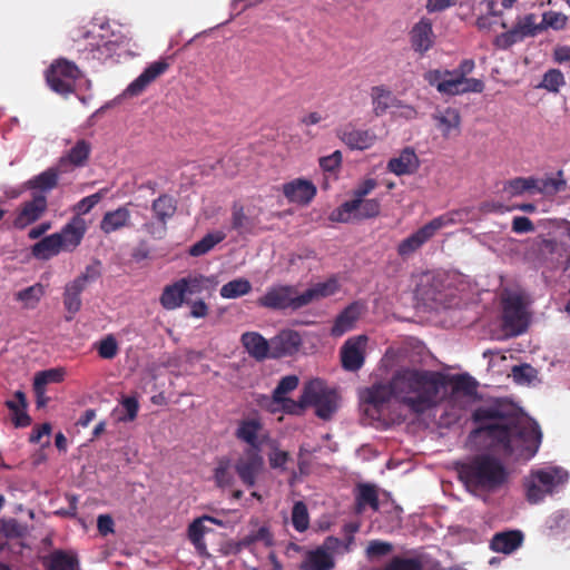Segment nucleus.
I'll list each match as a JSON object with an SVG mask.
<instances>
[{"label": "nucleus", "mask_w": 570, "mask_h": 570, "mask_svg": "<svg viewBox=\"0 0 570 570\" xmlns=\"http://www.w3.org/2000/svg\"><path fill=\"white\" fill-rule=\"evenodd\" d=\"M472 420L480 425L471 435L484 434L505 456L528 461L539 450L542 433L538 423L508 411L499 402L479 406L472 413Z\"/></svg>", "instance_id": "1"}, {"label": "nucleus", "mask_w": 570, "mask_h": 570, "mask_svg": "<svg viewBox=\"0 0 570 570\" xmlns=\"http://www.w3.org/2000/svg\"><path fill=\"white\" fill-rule=\"evenodd\" d=\"M444 373L422 368H402L394 373L396 401L411 413L421 415L444 400Z\"/></svg>", "instance_id": "2"}, {"label": "nucleus", "mask_w": 570, "mask_h": 570, "mask_svg": "<svg viewBox=\"0 0 570 570\" xmlns=\"http://www.w3.org/2000/svg\"><path fill=\"white\" fill-rule=\"evenodd\" d=\"M456 471L469 490L495 492L509 480V471L501 460L488 453L458 463Z\"/></svg>", "instance_id": "3"}, {"label": "nucleus", "mask_w": 570, "mask_h": 570, "mask_svg": "<svg viewBox=\"0 0 570 570\" xmlns=\"http://www.w3.org/2000/svg\"><path fill=\"white\" fill-rule=\"evenodd\" d=\"M455 279V275L445 272L422 274L415 288L416 308L423 312H438L458 306Z\"/></svg>", "instance_id": "4"}, {"label": "nucleus", "mask_w": 570, "mask_h": 570, "mask_svg": "<svg viewBox=\"0 0 570 570\" xmlns=\"http://www.w3.org/2000/svg\"><path fill=\"white\" fill-rule=\"evenodd\" d=\"M293 407L288 413H299L307 406L315 407V414L322 420H330L337 410V394L324 381L315 379L305 384L298 402L291 401Z\"/></svg>", "instance_id": "5"}, {"label": "nucleus", "mask_w": 570, "mask_h": 570, "mask_svg": "<svg viewBox=\"0 0 570 570\" xmlns=\"http://www.w3.org/2000/svg\"><path fill=\"white\" fill-rule=\"evenodd\" d=\"M429 85L435 87L439 92L449 96L466 92H482L484 83L475 78H460L452 70H430L424 75Z\"/></svg>", "instance_id": "6"}, {"label": "nucleus", "mask_w": 570, "mask_h": 570, "mask_svg": "<svg viewBox=\"0 0 570 570\" xmlns=\"http://www.w3.org/2000/svg\"><path fill=\"white\" fill-rule=\"evenodd\" d=\"M100 263L96 262L86 267V271L77 278L66 284L63 293V305L69 313H77L81 307L80 294L91 282L100 276Z\"/></svg>", "instance_id": "7"}, {"label": "nucleus", "mask_w": 570, "mask_h": 570, "mask_svg": "<svg viewBox=\"0 0 570 570\" xmlns=\"http://www.w3.org/2000/svg\"><path fill=\"white\" fill-rule=\"evenodd\" d=\"M380 203L376 199L353 198L332 212L330 218L340 223L372 218L380 214Z\"/></svg>", "instance_id": "8"}, {"label": "nucleus", "mask_w": 570, "mask_h": 570, "mask_svg": "<svg viewBox=\"0 0 570 570\" xmlns=\"http://www.w3.org/2000/svg\"><path fill=\"white\" fill-rule=\"evenodd\" d=\"M503 321H529L532 316L531 301L528 294L520 288H504L501 292Z\"/></svg>", "instance_id": "9"}, {"label": "nucleus", "mask_w": 570, "mask_h": 570, "mask_svg": "<svg viewBox=\"0 0 570 570\" xmlns=\"http://www.w3.org/2000/svg\"><path fill=\"white\" fill-rule=\"evenodd\" d=\"M558 483L553 471H532L523 481L527 501L531 504L540 503L548 494L553 493Z\"/></svg>", "instance_id": "10"}, {"label": "nucleus", "mask_w": 570, "mask_h": 570, "mask_svg": "<svg viewBox=\"0 0 570 570\" xmlns=\"http://www.w3.org/2000/svg\"><path fill=\"white\" fill-rule=\"evenodd\" d=\"M79 76L77 66L68 60H58L47 72V82L58 94H69Z\"/></svg>", "instance_id": "11"}, {"label": "nucleus", "mask_w": 570, "mask_h": 570, "mask_svg": "<svg viewBox=\"0 0 570 570\" xmlns=\"http://www.w3.org/2000/svg\"><path fill=\"white\" fill-rule=\"evenodd\" d=\"M301 293L295 286L281 285L271 287L264 296L259 298V304L274 309H298L301 305Z\"/></svg>", "instance_id": "12"}, {"label": "nucleus", "mask_w": 570, "mask_h": 570, "mask_svg": "<svg viewBox=\"0 0 570 570\" xmlns=\"http://www.w3.org/2000/svg\"><path fill=\"white\" fill-rule=\"evenodd\" d=\"M264 469V458L261 449H245L235 463V471L240 481L247 487L256 484L257 476Z\"/></svg>", "instance_id": "13"}, {"label": "nucleus", "mask_w": 570, "mask_h": 570, "mask_svg": "<svg viewBox=\"0 0 570 570\" xmlns=\"http://www.w3.org/2000/svg\"><path fill=\"white\" fill-rule=\"evenodd\" d=\"M229 229L245 237L256 235L263 228L259 226L258 213L249 208L246 212L242 204L235 202L232 206Z\"/></svg>", "instance_id": "14"}, {"label": "nucleus", "mask_w": 570, "mask_h": 570, "mask_svg": "<svg viewBox=\"0 0 570 570\" xmlns=\"http://www.w3.org/2000/svg\"><path fill=\"white\" fill-rule=\"evenodd\" d=\"M367 336L358 335L348 338L341 348L342 366L346 371H358L365 360V346Z\"/></svg>", "instance_id": "15"}, {"label": "nucleus", "mask_w": 570, "mask_h": 570, "mask_svg": "<svg viewBox=\"0 0 570 570\" xmlns=\"http://www.w3.org/2000/svg\"><path fill=\"white\" fill-rule=\"evenodd\" d=\"M541 31H543V26L537 22L535 14L528 13L519 17L514 27L502 33L500 40L504 42L505 47H509L525 38L534 37Z\"/></svg>", "instance_id": "16"}, {"label": "nucleus", "mask_w": 570, "mask_h": 570, "mask_svg": "<svg viewBox=\"0 0 570 570\" xmlns=\"http://www.w3.org/2000/svg\"><path fill=\"white\" fill-rule=\"evenodd\" d=\"M435 226L430 220L416 232L411 234L409 237L401 240L397 245L396 252L397 255L407 259L412 257L425 243H428L435 234Z\"/></svg>", "instance_id": "17"}, {"label": "nucleus", "mask_w": 570, "mask_h": 570, "mask_svg": "<svg viewBox=\"0 0 570 570\" xmlns=\"http://www.w3.org/2000/svg\"><path fill=\"white\" fill-rule=\"evenodd\" d=\"M206 522L223 527L224 522L214 517L204 514L199 518H196L189 525L187 530L188 539L195 547L196 551L200 556H208L207 546L204 540L206 533L210 532L212 529L206 525Z\"/></svg>", "instance_id": "18"}, {"label": "nucleus", "mask_w": 570, "mask_h": 570, "mask_svg": "<svg viewBox=\"0 0 570 570\" xmlns=\"http://www.w3.org/2000/svg\"><path fill=\"white\" fill-rule=\"evenodd\" d=\"M392 397L396 400L394 375L387 383L373 384L361 393V400L376 411H380Z\"/></svg>", "instance_id": "19"}, {"label": "nucleus", "mask_w": 570, "mask_h": 570, "mask_svg": "<svg viewBox=\"0 0 570 570\" xmlns=\"http://www.w3.org/2000/svg\"><path fill=\"white\" fill-rule=\"evenodd\" d=\"M47 210V197L43 194H35L30 202H26L13 222V226L23 229L38 220Z\"/></svg>", "instance_id": "20"}, {"label": "nucleus", "mask_w": 570, "mask_h": 570, "mask_svg": "<svg viewBox=\"0 0 570 570\" xmlns=\"http://www.w3.org/2000/svg\"><path fill=\"white\" fill-rule=\"evenodd\" d=\"M444 390L451 386L450 401L455 402L458 397H473L476 394L478 382L468 373L462 374H444Z\"/></svg>", "instance_id": "21"}, {"label": "nucleus", "mask_w": 570, "mask_h": 570, "mask_svg": "<svg viewBox=\"0 0 570 570\" xmlns=\"http://www.w3.org/2000/svg\"><path fill=\"white\" fill-rule=\"evenodd\" d=\"M263 424L258 417L244 419L235 431L237 440L246 443L247 449H261L266 436L261 435Z\"/></svg>", "instance_id": "22"}, {"label": "nucleus", "mask_w": 570, "mask_h": 570, "mask_svg": "<svg viewBox=\"0 0 570 570\" xmlns=\"http://www.w3.org/2000/svg\"><path fill=\"white\" fill-rule=\"evenodd\" d=\"M338 138L351 149L364 150L372 147L376 140V135L370 129H356L347 125L337 131Z\"/></svg>", "instance_id": "23"}, {"label": "nucleus", "mask_w": 570, "mask_h": 570, "mask_svg": "<svg viewBox=\"0 0 570 570\" xmlns=\"http://www.w3.org/2000/svg\"><path fill=\"white\" fill-rule=\"evenodd\" d=\"M366 508L374 512L380 510L379 489L373 483H357L354 489V513L362 514Z\"/></svg>", "instance_id": "24"}, {"label": "nucleus", "mask_w": 570, "mask_h": 570, "mask_svg": "<svg viewBox=\"0 0 570 570\" xmlns=\"http://www.w3.org/2000/svg\"><path fill=\"white\" fill-rule=\"evenodd\" d=\"M301 336L294 331H282L271 340V358H281L295 354L301 346Z\"/></svg>", "instance_id": "25"}, {"label": "nucleus", "mask_w": 570, "mask_h": 570, "mask_svg": "<svg viewBox=\"0 0 570 570\" xmlns=\"http://www.w3.org/2000/svg\"><path fill=\"white\" fill-rule=\"evenodd\" d=\"M340 289L337 278L331 277L325 282H318L301 293L302 307L336 294Z\"/></svg>", "instance_id": "26"}, {"label": "nucleus", "mask_w": 570, "mask_h": 570, "mask_svg": "<svg viewBox=\"0 0 570 570\" xmlns=\"http://www.w3.org/2000/svg\"><path fill=\"white\" fill-rule=\"evenodd\" d=\"M340 289L337 278L331 277L325 282H318L301 293L302 307L336 294Z\"/></svg>", "instance_id": "27"}, {"label": "nucleus", "mask_w": 570, "mask_h": 570, "mask_svg": "<svg viewBox=\"0 0 570 570\" xmlns=\"http://www.w3.org/2000/svg\"><path fill=\"white\" fill-rule=\"evenodd\" d=\"M420 167V159L411 147L404 148L387 163V169L396 176L412 175Z\"/></svg>", "instance_id": "28"}, {"label": "nucleus", "mask_w": 570, "mask_h": 570, "mask_svg": "<svg viewBox=\"0 0 570 570\" xmlns=\"http://www.w3.org/2000/svg\"><path fill=\"white\" fill-rule=\"evenodd\" d=\"M168 69L166 61H155L135 79L126 89V95L131 97L140 95L154 80Z\"/></svg>", "instance_id": "29"}, {"label": "nucleus", "mask_w": 570, "mask_h": 570, "mask_svg": "<svg viewBox=\"0 0 570 570\" xmlns=\"http://www.w3.org/2000/svg\"><path fill=\"white\" fill-rule=\"evenodd\" d=\"M522 542L523 533L520 530H509L495 533L490 541V548L494 552L510 554L520 548Z\"/></svg>", "instance_id": "30"}, {"label": "nucleus", "mask_w": 570, "mask_h": 570, "mask_svg": "<svg viewBox=\"0 0 570 570\" xmlns=\"http://www.w3.org/2000/svg\"><path fill=\"white\" fill-rule=\"evenodd\" d=\"M86 232V223L81 217L75 216L60 233L62 249L66 252L73 250L81 242Z\"/></svg>", "instance_id": "31"}, {"label": "nucleus", "mask_w": 570, "mask_h": 570, "mask_svg": "<svg viewBox=\"0 0 570 570\" xmlns=\"http://www.w3.org/2000/svg\"><path fill=\"white\" fill-rule=\"evenodd\" d=\"M283 191L284 195L289 199V202L307 204L315 196L316 188L308 180L296 179L294 181L285 184L283 187Z\"/></svg>", "instance_id": "32"}, {"label": "nucleus", "mask_w": 570, "mask_h": 570, "mask_svg": "<svg viewBox=\"0 0 570 570\" xmlns=\"http://www.w3.org/2000/svg\"><path fill=\"white\" fill-rule=\"evenodd\" d=\"M242 343L248 354L257 361L271 358V341H266L261 334L250 332L242 335Z\"/></svg>", "instance_id": "33"}, {"label": "nucleus", "mask_w": 570, "mask_h": 570, "mask_svg": "<svg viewBox=\"0 0 570 570\" xmlns=\"http://www.w3.org/2000/svg\"><path fill=\"white\" fill-rule=\"evenodd\" d=\"M411 42L415 51L426 52L434 42L432 24L429 20H420L411 31Z\"/></svg>", "instance_id": "34"}, {"label": "nucleus", "mask_w": 570, "mask_h": 570, "mask_svg": "<svg viewBox=\"0 0 570 570\" xmlns=\"http://www.w3.org/2000/svg\"><path fill=\"white\" fill-rule=\"evenodd\" d=\"M432 118L435 121L436 128L444 137H449L453 131L459 132L461 117L456 109L445 108L443 110H436L432 115Z\"/></svg>", "instance_id": "35"}, {"label": "nucleus", "mask_w": 570, "mask_h": 570, "mask_svg": "<svg viewBox=\"0 0 570 570\" xmlns=\"http://www.w3.org/2000/svg\"><path fill=\"white\" fill-rule=\"evenodd\" d=\"M371 97L373 111L377 117L384 115L387 110H394L395 107L401 106V100L384 87L377 86L372 88Z\"/></svg>", "instance_id": "36"}, {"label": "nucleus", "mask_w": 570, "mask_h": 570, "mask_svg": "<svg viewBox=\"0 0 570 570\" xmlns=\"http://www.w3.org/2000/svg\"><path fill=\"white\" fill-rule=\"evenodd\" d=\"M61 173H66V171L61 170L59 168V165H57L56 167H51V168L47 169L46 171L29 179L24 184V186L28 189L39 190L38 194H43L46 191L53 189L57 186L58 177H59V174H61Z\"/></svg>", "instance_id": "37"}, {"label": "nucleus", "mask_w": 570, "mask_h": 570, "mask_svg": "<svg viewBox=\"0 0 570 570\" xmlns=\"http://www.w3.org/2000/svg\"><path fill=\"white\" fill-rule=\"evenodd\" d=\"M334 559L324 548H317L308 551L301 564L302 570H332Z\"/></svg>", "instance_id": "38"}, {"label": "nucleus", "mask_w": 570, "mask_h": 570, "mask_svg": "<svg viewBox=\"0 0 570 570\" xmlns=\"http://www.w3.org/2000/svg\"><path fill=\"white\" fill-rule=\"evenodd\" d=\"M61 250H63L62 242L60 236L56 233L43 237L31 247L32 255L42 261H47L52 256L58 255Z\"/></svg>", "instance_id": "39"}, {"label": "nucleus", "mask_w": 570, "mask_h": 570, "mask_svg": "<svg viewBox=\"0 0 570 570\" xmlns=\"http://www.w3.org/2000/svg\"><path fill=\"white\" fill-rule=\"evenodd\" d=\"M6 406L13 412V423L17 428L30 425L31 419L26 412L27 397L22 391H17L12 400L6 401Z\"/></svg>", "instance_id": "40"}, {"label": "nucleus", "mask_w": 570, "mask_h": 570, "mask_svg": "<svg viewBox=\"0 0 570 570\" xmlns=\"http://www.w3.org/2000/svg\"><path fill=\"white\" fill-rule=\"evenodd\" d=\"M472 208L464 207L455 210H451L446 214H443L441 216H438L433 218L431 222L435 226L436 232L441 228L455 225V224H462L473 220L471 217Z\"/></svg>", "instance_id": "41"}, {"label": "nucleus", "mask_w": 570, "mask_h": 570, "mask_svg": "<svg viewBox=\"0 0 570 570\" xmlns=\"http://www.w3.org/2000/svg\"><path fill=\"white\" fill-rule=\"evenodd\" d=\"M179 286L184 287L186 294H198L203 291H209L217 285L215 277L204 275H189L178 281Z\"/></svg>", "instance_id": "42"}, {"label": "nucleus", "mask_w": 570, "mask_h": 570, "mask_svg": "<svg viewBox=\"0 0 570 570\" xmlns=\"http://www.w3.org/2000/svg\"><path fill=\"white\" fill-rule=\"evenodd\" d=\"M89 155V146L85 140L78 141L70 151L61 157L59 161V168L68 171L69 166H80L87 159Z\"/></svg>", "instance_id": "43"}, {"label": "nucleus", "mask_w": 570, "mask_h": 570, "mask_svg": "<svg viewBox=\"0 0 570 570\" xmlns=\"http://www.w3.org/2000/svg\"><path fill=\"white\" fill-rule=\"evenodd\" d=\"M139 403L136 396H125L120 405L114 409L112 415L117 422H132L138 414Z\"/></svg>", "instance_id": "44"}, {"label": "nucleus", "mask_w": 570, "mask_h": 570, "mask_svg": "<svg viewBox=\"0 0 570 570\" xmlns=\"http://www.w3.org/2000/svg\"><path fill=\"white\" fill-rule=\"evenodd\" d=\"M537 178L534 177H517L508 180L503 185V191L510 197L523 195L524 193H535Z\"/></svg>", "instance_id": "45"}, {"label": "nucleus", "mask_w": 570, "mask_h": 570, "mask_svg": "<svg viewBox=\"0 0 570 570\" xmlns=\"http://www.w3.org/2000/svg\"><path fill=\"white\" fill-rule=\"evenodd\" d=\"M252 291V284L244 277L235 278L220 287L223 298L234 299L247 295Z\"/></svg>", "instance_id": "46"}, {"label": "nucleus", "mask_w": 570, "mask_h": 570, "mask_svg": "<svg viewBox=\"0 0 570 570\" xmlns=\"http://www.w3.org/2000/svg\"><path fill=\"white\" fill-rule=\"evenodd\" d=\"M298 377L296 375H287L282 377L278 382L277 386L273 392V399L276 402H284V407L288 412L289 409H294L291 399H285L284 396L294 391L298 386Z\"/></svg>", "instance_id": "47"}, {"label": "nucleus", "mask_w": 570, "mask_h": 570, "mask_svg": "<svg viewBox=\"0 0 570 570\" xmlns=\"http://www.w3.org/2000/svg\"><path fill=\"white\" fill-rule=\"evenodd\" d=\"M213 479L218 488L232 487L234 484L232 462L228 458L223 456L217 460Z\"/></svg>", "instance_id": "48"}, {"label": "nucleus", "mask_w": 570, "mask_h": 570, "mask_svg": "<svg viewBox=\"0 0 570 570\" xmlns=\"http://www.w3.org/2000/svg\"><path fill=\"white\" fill-rule=\"evenodd\" d=\"M225 237L226 234L220 230L209 233L205 235L200 240L195 243L193 246H190L189 254L195 257L205 255L209 250H212L215 247V245L223 242Z\"/></svg>", "instance_id": "49"}, {"label": "nucleus", "mask_w": 570, "mask_h": 570, "mask_svg": "<svg viewBox=\"0 0 570 570\" xmlns=\"http://www.w3.org/2000/svg\"><path fill=\"white\" fill-rule=\"evenodd\" d=\"M151 208L155 217L160 223L166 224V222L173 217L176 212V202L168 195H161L154 200Z\"/></svg>", "instance_id": "50"}, {"label": "nucleus", "mask_w": 570, "mask_h": 570, "mask_svg": "<svg viewBox=\"0 0 570 570\" xmlns=\"http://www.w3.org/2000/svg\"><path fill=\"white\" fill-rule=\"evenodd\" d=\"M77 566V558L62 550L55 551L49 557V570H76Z\"/></svg>", "instance_id": "51"}, {"label": "nucleus", "mask_w": 570, "mask_h": 570, "mask_svg": "<svg viewBox=\"0 0 570 570\" xmlns=\"http://www.w3.org/2000/svg\"><path fill=\"white\" fill-rule=\"evenodd\" d=\"M45 294V287L37 283L30 287L19 291L16 294L17 301L21 302L24 307L33 308Z\"/></svg>", "instance_id": "52"}, {"label": "nucleus", "mask_w": 570, "mask_h": 570, "mask_svg": "<svg viewBox=\"0 0 570 570\" xmlns=\"http://www.w3.org/2000/svg\"><path fill=\"white\" fill-rule=\"evenodd\" d=\"M186 293L179 282L174 285L167 286L161 295V304L168 309L178 307L184 301Z\"/></svg>", "instance_id": "53"}, {"label": "nucleus", "mask_w": 570, "mask_h": 570, "mask_svg": "<svg viewBox=\"0 0 570 570\" xmlns=\"http://www.w3.org/2000/svg\"><path fill=\"white\" fill-rule=\"evenodd\" d=\"M535 185V193L551 196L564 189L566 180L561 178V173H559L558 177L537 178Z\"/></svg>", "instance_id": "54"}, {"label": "nucleus", "mask_w": 570, "mask_h": 570, "mask_svg": "<svg viewBox=\"0 0 570 570\" xmlns=\"http://www.w3.org/2000/svg\"><path fill=\"white\" fill-rule=\"evenodd\" d=\"M66 371L62 367H53L36 373L35 385L46 387L50 383H60L65 380Z\"/></svg>", "instance_id": "55"}, {"label": "nucleus", "mask_w": 570, "mask_h": 570, "mask_svg": "<svg viewBox=\"0 0 570 570\" xmlns=\"http://www.w3.org/2000/svg\"><path fill=\"white\" fill-rule=\"evenodd\" d=\"M566 85L564 76L559 69L548 70L538 86L550 92H559L560 88Z\"/></svg>", "instance_id": "56"}, {"label": "nucleus", "mask_w": 570, "mask_h": 570, "mask_svg": "<svg viewBox=\"0 0 570 570\" xmlns=\"http://www.w3.org/2000/svg\"><path fill=\"white\" fill-rule=\"evenodd\" d=\"M487 9H488V13L479 17L476 20V26L480 30L489 31L495 24H499V23L502 28H504V29L508 28V26L504 21H499V16L494 11L493 0L487 1Z\"/></svg>", "instance_id": "57"}, {"label": "nucleus", "mask_w": 570, "mask_h": 570, "mask_svg": "<svg viewBox=\"0 0 570 570\" xmlns=\"http://www.w3.org/2000/svg\"><path fill=\"white\" fill-rule=\"evenodd\" d=\"M368 308L364 302L357 301L350 304L335 321H357L367 317Z\"/></svg>", "instance_id": "58"}, {"label": "nucleus", "mask_w": 570, "mask_h": 570, "mask_svg": "<svg viewBox=\"0 0 570 570\" xmlns=\"http://www.w3.org/2000/svg\"><path fill=\"white\" fill-rule=\"evenodd\" d=\"M292 524L295 530L303 532L309 525V518L306 505L302 501L295 502L292 510Z\"/></svg>", "instance_id": "59"}, {"label": "nucleus", "mask_w": 570, "mask_h": 570, "mask_svg": "<svg viewBox=\"0 0 570 570\" xmlns=\"http://www.w3.org/2000/svg\"><path fill=\"white\" fill-rule=\"evenodd\" d=\"M393 551V544L382 540H371L366 548V557L368 559L381 558Z\"/></svg>", "instance_id": "60"}, {"label": "nucleus", "mask_w": 570, "mask_h": 570, "mask_svg": "<svg viewBox=\"0 0 570 570\" xmlns=\"http://www.w3.org/2000/svg\"><path fill=\"white\" fill-rule=\"evenodd\" d=\"M567 21L568 17L566 14L556 11H548L543 13L540 24L543 26V30L547 28L561 30L566 27Z\"/></svg>", "instance_id": "61"}, {"label": "nucleus", "mask_w": 570, "mask_h": 570, "mask_svg": "<svg viewBox=\"0 0 570 570\" xmlns=\"http://www.w3.org/2000/svg\"><path fill=\"white\" fill-rule=\"evenodd\" d=\"M500 325L501 333L497 335L498 340L515 337L528 331L529 323H497Z\"/></svg>", "instance_id": "62"}, {"label": "nucleus", "mask_w": 570, "mask_h": 570, "mask_svg": "<svg viewBox=\"0 0 570 570\" xmlns=\"http://www.w3.org/2000/svg\"><path fill=\"white\" fill-rule=\"evenodd\" d=\"M538 371L530 364L514 365L512 376L517 383H531L537 379Z\"/></svg>", "instance_id": "63"}, {"label": "nucleus", "mask_w": 570, "mask_h": 570, "mask_svg": "<svg viewBox=\"0 0 570 570\" xmlns=\"http://www.w3.org/2000/svg\"><path fill=\"white\" fill-rule=\"evenodd\" d=\"M130 214L127 207H120L109 213V230H116L129 225Z\"/></svg>", "instance_id": "64"}]
</instances>
